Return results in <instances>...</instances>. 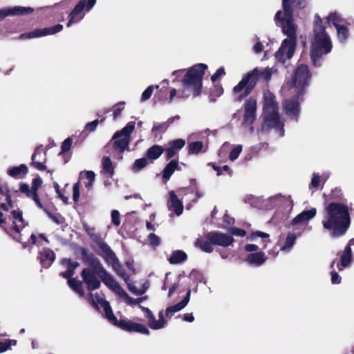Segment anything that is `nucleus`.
<instances>
[{"mask_svg": "<svg viewBox=\"0 0 354 354\" xmlns=\"http://www.w3.org/2000/svg\"><path fill=\"white\" fill-rule=\"evenodd\" d=\"M339 257L340 261H337V259H334L331 263L330 267L333 268L336 264L337 270L339 271H342L348 267L352 261L353 257L350 245H346L345 247L344 251L340 254Z\"/></svg>", "mask_w": 354, "mask_h": 354, "instance_id": "20", "label": "nucleus"}, {"mask_svg": "<svg viewBox=\"0 0 354 354\" xmlns=\"http://www.w3.org/2000/svg\"><path fill=\"white\" fill-rule=\"evenodd\" d=\"M62 264L66 268V270L61 273V275L68 279V284L70 288L75 291L80 297L84 296V292L82 288V282L78 280L71 278L75 273V270L79 266V263L75 261H71L70 259H64L62 261Z\"/></svg>", "mask_w": 354, "mask_h": 354, "instance_id": "9", "label": "nucleus"}, {"mask_svg": "<svg viewBox=\"0 0 354 354\" xmlns=\"http://www.w3.org/2000/svg\"><path fill=\"white\" fill-rule=\"evenodd\" d=\"M270 199L272 203H276L286 209L288 212H290L293 208L294 203L290 196H286L278 194L272 196Z\"/></svg>", "mask_w": 354, "mask_h": 354, "instance_id": "24", "label": "nucleus"}, {"mask_svg": "<svg viewBox=\"0 0 354 354\" xmlns=\"http://www.w3.org/2000/svg\"><path fill=\"white\" fill-rule=\"evenodd\" d=\"M332 48L331 39L322 26L321 17L316 15L314 21V37L310 48V57L313 65L319 66L322 57L329 53Z\"/></svg>", "mask_w": 354, "mask_h": 354, "instance_id": "4", "label": "nucleus"}, {"mask_svg": "<svg viewBox=\"0 0 354 354\" xmlns=\"http://www.w3.org/2000/svg\"><path fill=\"white\" fill-rule=\"evenodd\" d=\"M243 147L241 145L234 146L230 151L229 158L231 161H234L238 158L241 152L242 151Z\"/></svg>", "mask_w": 354, "mask_h": 354, "instance_id": "48", "label": "nucleus"}, {"mask_svg": "<svg viewBox=\"0 0 354 354\" xmlns=\"http://www.w3.org/2000/svg\"><path fill=\"white\" fill-rule=\"evenodd\" d=\"M272 68H265L263 69L254 68L251 72L248 73L251 78L254 79L255 84L259 80H269L272 75Z\"/></svg>", "mask_w": 354, "mask_h": 354, "instance_id": "28", "label": "nucleus"}, {"mask_svg": "<svg viewBox=\"0 0 354 354\" xmlns=\"http://www.w3.org/2000/svg\"><path fill=\"white\" fill-rule=\"evenodd\" d=\"M71 145H72V138H66L62 144L61 153H63L68 151L71 149Z\"/></svg>", "mask_w": 354, "mask_h": 354, "instance_id": "56", "label": "nucleus"}, {"mask_svg": "<svg viewBox=\"0 0 354 354\" xmlns=\"http://www.w3.org/2000/svg\"><path fill=\"white\" fill-rule=\"evenodd\" d=\"M95 174L92 171H82L80 174V180L82 181L85 187L89 190L95 180Z\"/></svg>", "mask_w": 354, "mask_h": 354, "instance_id": "34", "label": "nucleus"}, {"mask_svg": "<svg viewBox=\"0 0 354 354\" xmlns=\"http://www.w3.org/2000/svg\"><path fill=\"white\" fill-rule=\"evenodd\" d=\"M320 179H321V177L319 175V174L313 173V178H312L310 184L309 185L310 189H317L319 186Z\"/></svg>", "mask_w": 354, "mask_h": 354, "instance_id": "50", "label": "nucleus"}, {"mask_svg": "<svg viewBox=\"0 0 354 354\" xmlns=\"http://www.w3.org/2000/svg\"><path fill=\"white\" fill-rule=\"evenodd\" d=\"M16 344L15 340L11 339H1V353L7 351L12 346Z\"/></svg>", "mask_w": 354, "mask_h": 354, "instance_id": "51", "label": "nucleus"}, {"mask_svg": "<svg viewBox=\"0 0 354 354\" xmlns=\"http://www.w3.org/2000/svg\"><path fill=\"white\" fill-rule=\"evenodd\" d=\"M191 292L189 290L185 297L179 303L169 306L165 310V315L167 318H171L176 313L183 309L189 303L190 298Z\"/></svg>", "mask_w": 354, "mask_h": 354, "instance_id": "26", "label": "nucleus"}, {"mask_svg": "<svg viewBox=\"0 0 354 354\" xmlns=\"http://www.w3.org/2000/svg\"><path fill=\"white\" fill-rule=\"evenodd\" d=\"M185 145V141L183 139H177L170 142L165 148L167 158L174 157L178 151Z\"/></svg>", "mask_w": 354, "mask_h": 354, "instance_id": "27", "label": "nucleus"}, {"mask_svg": "<svg viewBox=\"0 0 354 354\" xmlns=\"http://www.w3.org/2000/svg\"><path fill=\"white\" fill-rule=\"evenodd\" d=\"M111 220L112 223L118 226L120 224V213L118 210H113L111 212Z\"/></svg>", "mask_w": 354, "mask_h": 354, "instance_id": "58", "label": "nucleus"}, {"mask_svg": "<svg viewBox=\"0 0 354 354\" xmlns=\"http://www.w3.org/2000/svg\"><path fill=\"white\" fill-rule=\"evenodd\" d=\"M124 106L125 103L124 102H120L119 103L114 105L113 107V115L114 120H116L121 115V113L124 110Z\"/></svg>", "mask_w": 354, "mask_h": 354, "instance_id": "49", "label": "nucleus"}, {"mask_svg": "<svg viewBox=\"0 0 354 354\" xmlns=\"http://www.w3.org/2000/svg\"><path fill=\"white\" fill-rule=\"evenodd\" d=\"M296 239L297 236L295 233H288L285 243L281 248V250L284 252H289L295 245Z\"/></svg>", "mask_w": 354, "mask_h": 354, "instance_id": "43", "label": "nucleus"}, {"mask_svg": "<svg viewBox=\"0 0 354 354\" xmlns=\"http://www.w3.org/2000/svg\"><path fill=\"white\" fill-rule=\"evenodd\" d=\"M310 73L305 64L299 65L281 88L283 95H301L309 85Z\"/></svg>", "mask_w": 354, "mask_h": 354, "instance_id": "6", "label": "nucleus"}, {"mask_svg": "<svg viewBox=\"0 0 354 354\" xmlns=\"http://www.w3.org/2000/svg\"><path fill=\"white\" fill-rule=\"evenodd\" d=\"M225 74V68L224 67L221 66L217 71L214 73L212 77L211 80L212 82H216L221 77L224 75Z\"/></svg>", "mask_w": 354, "mask_h": 354, "instance_id": "55", "label": "nucleus"}, {"mask_svg": "<svg viewBox=\"0 0 354 354\" xmlns=\"http://www.w3.org/2000/svg\"><path fill=\"white\" fill-rule=\"evenodd\" d=\"M63 26L61 24H57L52 27L45 28L42 29H37L34 31L30 32L27 34H22L21 38H35L40 37L46 35H54L57 32L62 31Z\"/></svg>", "mask_w": 354, "mask_h": 354, "instance_id": "18", "label": "nucleus"}, {"mask_svg": "<svg viewBox=\"0 0 354 354\" xmlns=\"http://www.w3.org/2000/svg\"><path fill=\"white\" fill-rule=\"evenodd\" d=\"M257 101L254 98H250L245 102L244 122L252 124L256 118Z\"/></svg>", "mask_w": 354, "mask_h": 354, "instance_id": "22", "label": "nucleus"}, {"mask_svg": "<svg viewBox=\"0 0 354 354\" xmlns=\"http://www.w3.org/2000/svg\"><path fill=\"white\" fill-rule=\"evenodd\" d=\"M145 313V316L147 319V324L150 328L153 330H160L165 327L167 320L164 318V312L160 310L158 313V319H156L151 311L145 307L139 306Z\"/></svg>", "mask_w": 354, "mask_h": 354, "instance_id": "16", "label": "nucleus"}, {"mask_svg": "<svg viewBox=\"0 0 354 354\" xmlns=\"http://www.w3.org/2000/svg\"><path fill=\"white\" fill-rule=\"evenodd\" d=\"M283 12L279 10L275 15V21L280 26L287 38L283 40L278 51L275 53L276 59L284 64L291 59L295 53L297 42V26L295 25L288 0H283Z\"/></svg>", "mask_w": 354, "mask_h": 354, "instance_id": "1", "label": "nucleus"}, {"mask_svg": "<svg viewBox=\"0 0 354 354\" xmlns=\"http://www.w3.org/2000/svg\"><path fill=\"white\" fill-rule=\"evenodd\" d=\"M187 254L182 250H176L172 252L169 258V261L171 264H177L185 261L187 259Z\"/></svg>", "mask_w": 354, "mask_h": 354, "instance_id": "40", "label": "nucleus"}, {"mask_svg": "<svg viewBox=\"0 0 354 354\" xmlns=\"http://www.w3.org/2000/svg\"><path fill=\"white\" fill-rule=\"evenodd\" d=\"M6 200L7 204H1V209L10 212L5 218H3V215L1 213V225L6 224L5 231L14 239L21 243L24 248L28 247L30 244H35L37 238L33 234H31L30 239L26 241L29 232L24 229L26 224L22 217V212L14 208V205L8 195L6 196Z\"/></svg>", "mask_w": 354, "mask_h": 354, "instance_id": "2", "label": "nucleus"}, {"mask_svg": "<svg viewBox=\"0 0 354 354\" xmlns=\"http://www.w3.org/2000/svg\"><path fill=\"white\" fill-rule=\"evenodd\" d=\"M33 12V8L30 7L15 6L1 9V17L9 15H25Z\"/></svg>", "mask_w": 354, "mask_h": 354, "instance_id": "29", "label": "nucleus"}, {"mask_svg": "<svg viewBox=\"0 0 354 354\" xmlns=\"http://www.w3.org/2000/svg\"><path fill=\"white\" fill-rule=\"evenodd\" d=\"M148 160L146 158L137 159L133 165L132 169L135 172H138L147 166Z\"/></svg>", "mask_w": 354, "mask_h": 354, "instance_id": "47", "label": "nucleus"}, {"mask_svg": "<svg viewBox=\"0 0 354 354\" xmlns=\"http://www.w3.org/2000/svg\"><path fill=\"white\" fill-rule=\"evenodd\" d=\"M119 296L122 298H123V299L124 300V301L130 305V306H133V305H136L137 303H136V299H133L131 297H130L125 292L124 290H122V293H120Z\"/></svg>", "mask_w": 354, "mask_h": 354, "instance_id": "52", "label": "nucleus"}, {"mask_svg": "<svg viewBox=\"0 0 354 354\" xmlns=\"http://www.w3.org/2000/svg\"><path fill=\"white\" fill-rule=\"evenodd\" d=\"M148 239L150 244L153 246H158L160 244V238L156 235L154 233H150L148 235Z\"/></svg>", "mask_w": 354, "mask_h": 354, "instance_id": "54", "label": "nucleus"}, {"mask_svg": "<svg viewBox=\"0 0 354 354\" xmlns=\"http://www.w3.org/2000/svg\"><path fill=\"white\" fill-rule=\"evenodd\" d=\"M231 233L233 235L238 236H244L245 235V230H243L242 229H239V228H235V227L231 229Z\"/></svg>", "mask_w": 354, "mask_h": 354, "instance_id": "63", "label": "nucleus"}, {"mask_svg": "<svg viewBox=\"0 0 354 354\" xmlns=\"http://www.w3.org/2000/svg\"><path fill=\"white\" fill-rule=\"evenodd\" d=\"M43 156V149L38 147L35 149L34 153L32 156V165L34 166L38 170H45L46 166L43 161L37 160V156Z\"/></svg>", "mask_w": 354, "mask_h": 354, "instance_id": "36", "label": "nucleus"}, {"mask_svg": "<svg viewBox=\"0 0 354 354\" xmlns=\"http://www.w3.org/2000/svg\"><path fill=\"white\" fill-rule=\"evenodd\" d=\"M212 243L207 241L201 240L198 239L195 243V246L199 248L203 252L211 253L213 251V247L212 245Z\"/></svg>", "mask_w": 354, "mask_h": 354, "instance_id": "44", "label": "nucleus"}, {"mask_svg": "<svg viewBox=\"0 0 354 354\" xmlns=\"http://www.w3.org/2000/svg\"><path fill=\"white\" fill-rule=\"evenodd\" d=\"M135 129V122H129L120 131H116L113 137V149L120 153L125 150H129V145L131 140V134Z\"/></svg>", "mask_w": 354, "mask_h": 354, "instance_id": "8", "label": "nucleus"}, {"mask_svg": "<svg viewBox=\"0 0 354 354\" xmlns=\"http://www.w3.org/2000/svg\"><path fill=\"white\" fill-rule=\"evenodd\" d=\"M28 169L26 165L21 164L19 166L10 167L7 169V174L12 178H21L28 174Z\"/></svg>", "mask_w": 354, "mask_h": 354, "instance_id": "31", "label": "nucleus"}, {"mask_svg": "<svg viewBox=\"0 0 354 354\" xmlns=\"http://www.w3.org/2000/svg\"><path fill=\"white\" fill-rule=\"evenodd\" d=\"M351 223L348 207L340 203H330L326 206L322 221L324 229L331 232L333 237L344 235Z\"/></svg>", "mask_w": 354, "mask_h": 354, "instance_id": "3", "label": "nucleus"}, {"mask_svg": "<svg viewBox=\"0 0 354 354\" xmlns=\"http://www.w3.org/2000/svg\"><path fill=\"white\" fill-rule=\"evenodd\" d=\"M153 89H154V86H148L145 91L144 92L142 93V97H141V100L143 102V101H146L148 99L150 98V97L152 95V93L153 91Z\"/></svg>", "mask_w": 354, "mask_h": 354, "instance_id": "53", "label": "nucleus"}, {"mask_svg": "<svg viewBox=\"0 0 354 354\" xmlns=\"http://www.w3.org/2000/svg\"><path fill=\"white\" fill-rule=\"evenodd\" d=\"M96 0H80L69 15L67 27L80 21L84 17V10L89 11L95 4Z\"/></svg>", "mask_w": 354, "mask_h": 354, "instance_id": "12", "label": "nucleus"}, {"mask_svg": "<svg viewBox=\"0 0 354 354\" xmlns=\"http://www.w3.org/2000/svg\"><path fill=\"white\" fill-rule=\"evenodd\" d=\"M100 248L102 252V257L106 261V262L109 265L111 266L113 269L118 273V274L121 276L123 278V279L127 283L129 280V276L122 271L121 265L118 258L116 257L115 254L111 250L109 246L104 243H101L100 244Z\"/></svg>", "mask_w": 354, "mask_h": 354, "instance_id": "11", "label": "nucleus"}, {"mask_svg": "<svg viewBox=\"0 0 354 354\" xmlns=\"http://www.w3.org/2000/svg\"><path fill=\"white\" fill-rule=\"evenodd\" d=\"M165 151L164 148L160 145H153L147 151V156L151 160L158 159Z\"/></svg>", "mask_w": 354, "mask_h": 354, "instance_id": "42", "label": "nucleus"}, {"mask_svg": "<svg viewBox=\"0 0 354 354\" xmlns=\"http://www.w3.org/2000/svg\"><path fill=\"white\" fill-rule=\"evenodd\" d=\"M42 180L40 178H35L32 180L31 188L34 192L37 193V190L41 186Z\"/></svg>", "mask_w": 354, "mask_h": 354, "instance_id": "60", "label": "nucleus"}, {"mask_svg": "<svg viewBox=\"0 0 354 354\" xmlns=\"http://www.w3.org/2000/svg\"><path fill=\"white\" fill-rule=\"evenodd\" d=\"M207 68L205 64H198L187 71L182 81L183 88L178 91L179 97L198 96L201 93L203 76Z\"/></svg>", "mask_w": 354, "mask_h": 354, "instance_id": "5", "label": "nucleus"}, {"mask_svg": "<svg viewBox=\"0 0 354 354\" xmlns=\"http://www.w3.org/2000/svg\"><path fill=\"white\" fill-rule=\"evenodd\" d=\"M207 146L201 141L192 142L188 146L189 153L198 154L201 152H205Z\"/></svg>", "mask_w": 354, "mask_h": 354, "instance_id": "39", "label": "nucleus"}, {"mask_svg": "<svg viewBox=\"0 0 354 354\" xmlns=\"http://www.w3.org/2000/svg\"><path fill=\"white\" fill-rule=\"evenodd\" d=\"M317 214V209L313 207L308 210H304L297 214L291 221L292 225H306Z\"/></svg>", "mask_w": 354, "mask_h": 354, "instance_id": "21", "label": "nucleus"}, {"mask_svg": "<svg viewBox=\"0 0 354 354\" xmlns=\"http://www.w3.org/2000/svg\"><path fill=\"white\" fill-rule=\"evenodd\" d=\"M178 162L176 160L170 161L165 167L162 172V178L167 180L176 170H178Z\"/></svg>", "mask_w": 354, "mask_h": 354, "instance_id": "37", "label": "nucleus"}, {"mask_svg": "<svg viewBox=\"0 0 354 354\" xmlns=\"http://www.w3.org/2000/svg\"><path fill=\"white\" fill-rule=\"evenodd\" d=\"M263 127L274 129L279 136H283V122L281 120L275 96L269 91L263 92Z\"/></svg>", "mask_w": 354, "mask_h": 354, "instance_id": "7", "label": "nucleus"}, {"mask_svg": "<svg viewBox=\"0 0 354 354\" xmlns=\"http://www.w3.org/2000/svg\"><path fill=\"white\" fill-rule=\"evenodd\" d=\"M167 206L169 210L174 212L177 216H180L183 213V203L180 199H178L174 191H170L169 192Z\"/></svg>", "mask_w": 354, "mask_h": 354, "instance_id": "23", "label": "nucleus"}, {"mask_svg": "<svg viewBox=\"0 0 354 354\" xmlns=\"http://www.w3.org/2000/svg\"><path fill=\"white\" fill-rule=\"evenodd\" d=\"M206 237L212 244L223 247L230 245L234 240L231 236L218 232H209Z\"/></svg>", "mask_w": 354, "mask_h": 354, "instance_id": "19", "label": "nucleus"}, {"mask_svg": "<svg viewBox=\"0 0 354 354\" xmlns=\"http://www.w3.org/2000/svg\"><path fill=\"white\" fill-rule=\"evenodd\" d=\"M98 124H99L98 120H95L91 122H88L86 124L84 131H88V132L94 131L96 129Z\"/></svg>", "mask_w": 354, "mask_h": 354, "instance_id": "57", "label": "nucleus"}, {"mask_svg": "<svg viewBox=\"0 0 354 354\" xmlns=\"http://www.w3.org/2000/svg\"><path fill=\"white\" fill-rule=\"evenodd\" d=\"M19 190L21 191V192L25 194L28 197L32 198L39 207L43 208L37 193L34 192L31 187H30L29 185L24 183H21L20 185Z\"/></svg>", "mask_w": 354, "mask_h": 354, "instance_id": "32", "label": "nucleus"}, {"mask_svg": "<svg viewBox=\"0 0 354 354\" xmlns=\"http://www.w3.org/2000/svg\"><path fill=\"white\" fill-rule=\"evenodd\" d=\"M330 275H331V283L333 284H339L341 283V277L338 274V273L337 272V271H335V270H333L331 272H330Z\"/></svg>", "mask_w": 354, "mask_h": 354, "instance_id": "61", "label": "nucleus"}, {"mask_svg": "<svg viewBox=\"0 0 354 354\" xmlns=\"http://www.w3.org/2000/svg\"><path fill=\"white\" fill-rule=\"evenodd\" d=\"M263 50V46L261 41H257L253 46V51L255 53H260Z\"/></svg>", "mask_w": 354, "mask_h": 354, "instance_id": "64", "label": "nucleus"}, {"mask_svg": "<svg viewBox=\"0 0 354 354\" xmlns=\"http://www.w3.org/2000/svg\"><path fill=\"white\" fill-rule=\"evenodd\" d=\"M114 325L118 326L124 330L128 332L139 333L143 335H149L150 332L147 327L142 324L136 323L131 320H120L116 323H112Z\"/></svg>", "mask_w": 354, "mask_h": 354, "instance_id": "17", "label": "nucleus"}, {"mask_svg": "<svg viewBox=\"0 0 354 354\" xmlns=\"http://www.w3.org/2000/svg\"><path fill=\"white\" fill-rule=\"evenodd\" d=\"M213 168L215 171H217L218 176L222 174L223 171L227 172L230 175L232 174V171L230 170V167L227 165H224L222 167H219L214 165Z\"/></svg>", "mask_w": 354, "mask_h": 354, "instance_id": "59", "label": "nucleus"}, {"mask_svg": "<svg viewBox=\"0 0 354 354\" xmlns=\"http://www.w3.org/2000/svg\"><path fill=\"white\" fill-rule=\"evenodd\" d=\"M55 259L54 252L49 249H44L40 253L41 263L44 267L48 268Z\"/></svg>", "mask_w": 354, "mask_h": 354, "instance_id": "35", "label": "nucleus"}, {"mask_svg": "<svg viewBox=\"0 0 354 354\" xmlns=\"http://www.w3.org/2000/svg\"><path fill=\"white\" fill-rule=\"evenodd\" d=\"M349 24H350L346 21L339 27L336 28L337 38L340 42H345L348 39L349 36L348 26Z\"/></svg>", "mask_w": 354, "mask_h": 354, "instance_id": "41", "label": "nucleus"}, {"mask_svg": "<svg viewBox=\"0 0 354 354\" xmlns=\"http://www.w3.org/2000/svg\"><path fill=\"white\" fill-rule=\"evenodd\" d=\"M101 266L93 268H84L82 272V277L87 286L88 290L92 291L97 289L100 286V281L98 277H101L102 270Z\"/></svg>", "mask_w": 354, "mask_h": 354, "instance_id": "13", "label": "nucleus"}, {"mask_svg": "<svg viewBox=\"0 0 354 354\" xmlns=\"http://www.w3.org/2000/svg\"><path fill=\"white\" fill-rule=\"evenodd\" d=\"M284 96L283 111L289 120L297 122L301 113V95Z\"/></svg>", "mask_w": 354, "mask_h": 354, "instance_id": "10", "label": "nucleus"}, {"mask_svg": "<svg viewBox=\"0 0 354 354\" xmlns=\"http://www.w3.org/2000/svg\"><path fill=\"white\" fill-rule=\"evenodd\" d=\"M255 81L251 78L248 73L244 75L239 83L233 88L234 97L241 101L243 97L250 94L255 86Z\"/></svg>", "mask_w": 354, "mask_h": 354, "instance_id": "14", "label": "nucleus"}, {"mask_svg": "<svg viewBox=\"0 0 354 354\" xmlns=\"http://www.w3.org/2000/svg\"><path fill=\"white\" fill-rule=\"evenodd\" d=\"M101 173L106 177L111 178L114 174V167L111 160L109 157H103L102 159Z\"/></svg>", "mask_w": 354, "mask_h": 354, "instance_id": "33", "label": "nucleus"}, {"mask_svg": "<svg viewBox=\"0 0 354 354\" xmlns=\"http://www.w3.org/2000/svg\"><path fill=\"white\" fill-rule=\"evenodd\" d=\"M169 125L166 122L161 123L154 122L151 131L152 133L157 136L158 134L165 132L167 129Z\"/></svg>", "mask_w": 354, "mask_h": 354, "instance_id": "46", "label": "nucleus"}, {"mask_svg": "<svg viewBox=\"0 0 354 354\" xmlns=\"http://www.w3.org/2000/svg\"><path fill=\"white\" fill-rule=\"evenodd\" d=\"M89 300L92 305L98 310L102 308L105 314L106 317L111 323H116V317L112 312V309L109 304L97 293L89 295Z\"/></svg>", "mask_w": 354, "mask_h": 354, "instance_id": "15", "label": "nucleus"}, {"mask_svg": "<svg viewBox=\"0 0 354 354\" xmlns=\"http://www.w3.org/2000/svg\"><path fill=\"white\" fill-rule=\"evenodd\" d=\"M326 19L328 24H332L335 28L346 22V21L342 19L339 14L336 12H330L326 17Z\"/></svg>", "mask_w": 354, "mask_h": 354, "instance_id": "38", "label": "nucleus"}, {"mask_svg": "<svg viewBox=\"0 0 354 354\" xmlns=\"http://www.w3.org/2000/svg\"><path fill=\"white\" fill-rule=\"evenodd\" d=\"M267 258L264 252H259L249 254L245 261L250 266L259 267L264 263Z\"/></svg>", "mask_w": 354, "mask_h": 354, "instance_id": "30", "label": "nucleus"}, {"mask_svg": "<svg viewBox=\"0 0 354 354\" xmlns=\"http://www.w3.org/2000/svg\"><path fill=\"white\" fill-rule=\"evenodd\" d=\"M73 198L75 201H77L80 198V180L76 183L73 189Z\"/></svg>", "mask_w": 354, "mask_h": 354, "instance_id": "62", "label": "nucleus"}, {"mask_svg": "<svg viewBox=\"0 0 354 354\" xmlns=\"http://www.w3.org/2000/svg\"><path fill=\"white\" fill-rule=\"evenodd\" d=\"M101 270V279L103 283L118 295H119L120 293H122L123 289L119 286L118 282L113 278V277L107 273L104 269Z\"/></svg>", "mask_w": 354, "mask_h": 354, "instance_id": "25", "label": "nucleus"}, {"mask_svg": "<svg viewBox=\"0 0 354 354\" xmlns=\"http://www.w3.org/2000/svg\"><path fill=\"white\" fill-rule=\"evenodd\" d=\"M269 234L262 232H255L251 235V240L255 241L256 238L260 237L262 239L263 248H266L267 244L270 242Z\"/></svg>", "mask_w": 354, "mask_h": 354, "instance_id": "45", "label": "nucleus"}]
</instances>
